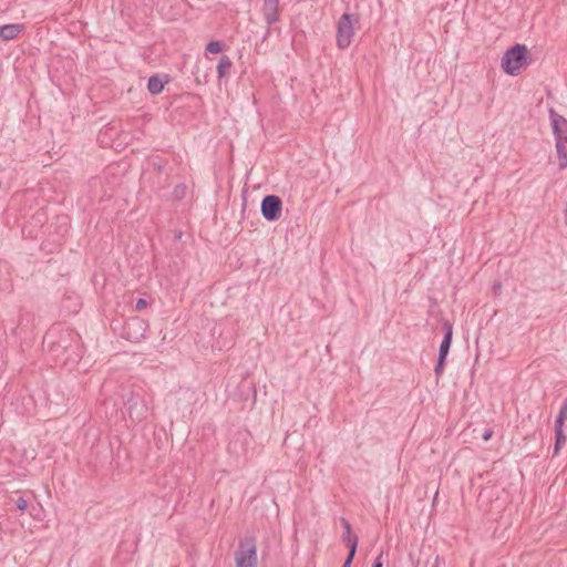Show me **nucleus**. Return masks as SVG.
<instances>
[{
	"label": "nucleus",
	"instance_id": "f3484780",
	"mask_svg": "<svg viewBox=\"0 0 567 567\" xmlns=\"http://www.w3.org/2000/svg\"><path fill=\"white\" fill-rule=\"evenodd\" d=\"M451 344L452 343H449V342H445V341L441 342L440 348H439V357H437V359H445L446 360L449 351H450V348H451Z\"/></svg>",
	"mask_w": 567,
	"mask_h": 567
},
{
	"label": "nucleus",
	"instance_id": "f8f14e48",
	"mask_svg": "<svg viewBox=\"0 0 567 567\" xmlns=\"http://www.w3.org/2000/svg\"><path fill=\"white\" fill-rule=\"evenodd\" d=\"M231 68L233 61L230 58L228 55H223L217 64L218 79L226 78L229 74Z\"/></svg>",
	"mask_w": 567,
	"mask_h": 567
},
{
	"label": "nucleus",
	"instance_id": "20e7f679",
	"mask_svg": "<svg viewBox=\"0 0 567 567\" xmlns=\"http://www.w3.org/2000/svg\"><path fill=\"white\" fill-rule=\"evenodd\" d=\"M125 405L133 422H141L147 417L148 408L145 401V391L142 388L138 386L131 391Z\"/></svg>",
	"mask_w": 567,
	"mask_h": 567
},
{
	"label": "nucleus",
	"instance_id": "393cba45",
	"mask_svg": "<svg viewBox=\"0 0 567 567\" xmlns=\"http://www.w3.org/2000/svg\"><path fill=\"white\" fill-rule=\"evenodd\" d=\"M340 523H341L342 527L344 528V530L352 529L351 524L349 523V520L347 518L341 517Z\"/></svg>",
	"mask_w": 567,
	"mask_h": 567
},
{
	"label": "nucleus",
	"instance_id": "9b49d317",
	"mask_svg": "<svg viewBox=\"0 0 567 567\" xmlns=\"http://www.w3.org/2000/svg\"><path fill=\"white\" fill-rule=\"evenodd\" d=\"M564 425L555 423V445L553 451V456L559 454L561 447L566 443V436L563 431Z\"/></svg>",
	"mask_w": 567,
	"mask_h": 567
},
{
	"label": "nucleus",
	"instance_id": "0eeeda50",
	"mask_svg": "<svg viewBox=\"0 0 567 567\" xmlns=\"http://www.w3.org/2000/svg\"><path fill=\"white\" fill-rule=\"evenodd\" d=\"M282 213V200L277 195H266L261 200V215L268 221H277Z\"/></svg>",
	"mask_w": 567,
	"mask_h": 567
},
{
	"label": "nucleus",
	"instance_id": "4be33fe9",
	"mask_svg": "<svg viewBox=\"0 0 567 567\" xmlns=\"http://www.w3.org/2000/svg\"><path fill=\"white\" fill-rule=\"evenodd\" d=\"M354 557H355V553L348 551V556L346 557L341 567H350Z\"/></svg>",
	"mask_w": 567,
	"mask_h": 567
},
{
	"label": "nucleus",
	"instance_id": "2eb2a0df",
	"mask_svg": "<svg viewBox=\"0 0 567 567\" xmlns=\"http://www.w3.org/2000/svg\"><path fill=\"white\" fill-rule=\"evenodd\" d=\"M225 44L221 41H210L206 45V51L212 54L220 53Z\"/></svg>",
	"mask_w": 567,
	"mask_h": 567
},
{
	"label": "nucleus",
	"instance_id": "f257e3e1",
	"mask_svg": "<svg viewBox=\"0 0 567 567\" xmlns=\"http://www.w3.org/2000/svg\"><path fill=\"white\" fill-rule=\"evenodd\" d=\"M530 61V52L525 44L515 43L502 58V68L508 75H518Z\"/></svg>",
	"mask_w": 567,
	"mask_h": 567
},
{
	"label": "nucleus",
	"instance_id": "412c9836",
	"mask_svg": "<svg viewBox=\"0 0 567 567\" xmlns=\"http://www.w3.org/2000/svg\"><path fill=\"white\" fill-rule=\"evenodd\" d=\"M147 307H148V302H147L145 299H143V298L137 299V301H136V303H135V310H136V311H138V312H140V311H143V310H145Z\"/></svg>",
	"mask_w": 567,
	"mask_h": 567
},
{
	"label": "nucleus",
	"instance_id": "9d476101",
	"mask_svg": "<svg viewBox=\"0 0 567 567\" xmlns=\"http://www.w3.org/2000/svg\"><path fill=\"white\" fill-rule=\"evenodd\" d=\"M167 83V80H163L161 75L154 74L150 76L147 82V90L152 95H157L162 93L164 85Z\"/></svg>",
	"mask_w": 567,
	"mask_h": 567
},
{
	"label": "nucleus",
	"instance_id": "b1692460",
	"mask_svg": "<svg viewBox=\"0 0 567 567\" xmlns=\"http://www.w3.org/2000/svg\"><path fill=\"white\" fill-rule=\"evenodd\" d=\"M382 555H383V554H382V553H380V554L375 557V559H374V561H373V564H372V567H383Z\"/></svg>",
	"mask_w": 567,
	"mask_h": 567
},
{
	"label": "nucleus",
	"instance_id": "6ab92c4d",
	"mask_svg": "<svg viewBox=\"0 0 567 567\" xmlns=\"http://www.w3.org/2000/svg\"><path fill=\"white\" fill-rule=\"evenodd\" d=\"M185 193H186V185L185 184H179L177 185L175 188H174V196L176 198H183L185 196Z\"/></svg>",
	"mask_w": 567,
	"mask_h": 567
},
{
	"label": "nucleus",
	"instance_id": "4468645a",
	"mask_svg": "<svg viewBox=\"0 0 567 567\" xmlns=\"http://www.w3.org/2000/svg\"><path fill=\"white\" fill-rule=\"evenodd\" d=\"M442 327H443V331H444V337H443L442 341L452 343V338H453V324H452V322H450L449 320H443Z\"/></svg>",
	"mask_w": 567,
	"mask_h": 567
},
{
	"label": "nucleus",
	"instance_id": "a211bd4d",
	"mask_svg": "<svg viewBox=\"0 0 567 567\" xmlns=\"http://www.w3.org/2000/svg\"><path fill=\"white\" fill-rule=\"evenodd\" d=\"M445 363H446L445 359H437V362L434 367V372H435V375L437 379L443 374Z\"/></svg>",
	"mask_w": 567,
	"mask_h": 567
},
{
	"label": "nucleus",
	"instance_id": "c85d7f7f",
	"mask_svg": "<svg viewBox=\"0 0 567 567\" xmlns=\"http://www.w3.org/2000/svg\"><path fill=\"white\" fill-rule=\"evenodd\" d=\"M495 289L501 288V284L494 286Z\"/></svg>",
	"mask_w": 567,
	"mask_h": 567
},
{
	"label": "nucleus",
	"instance_id": "bb28decb",
	"mask_svg": "<svg viewBox=\"0 0 567 567\" xmlns=\"http://www.w3.org/2000/svg\"><path fill=\"white\" fill-rule=\"evenodd\" d=\"M493 435V430L492 429H487L484 431V433L482 434V439L484 441H488Z\"/></svg>",
	"mask_w": 567,
	"mask_h": 567
},
{
	"label": "nucleus",
	"instance_id": "ddd939ff",
	"mask_svg": "<svg viewBox=\"0 0 567 567\" xmlns=\"http://www.w3.org/2000/svg\"><path fill=\"white\" fill-rule=\"evenodd\" d=\"M342 542L347 545L349 551L357 553L359 538L352 529L343 532Z\"/></svg>",
	"mask_w": 567,
	"mask_h": 567
},
{
	"label": "nucleus",
	"instance_id": "cd10ccee",
	"mask_svg": "<svg viewBox=\"0 0 567 567\" xmlns=\"http://www.w3.org/2000/svg\"><path fill=\"white\" fill-rule=\"evenodd\" d=\"M247 390L252 393V399H254V402H255L256 401V396H257V392H256L255 385L254 384H249L247 386Z\"/></svg>",
	"mask_w": 567,
	"mask_h": 567
},
{
	"label": "nucleus",
	"instance_id": "a878e982",
	"mask_svg": "<svg viewBox=\"0 0 567 567\" xmlns=\"http://www.w3.org/2000/svg\"><path fill=\"white\" fill-rule=\"evenodd\" d=\"M442 563H444V559L440 555H436L431 567H441Z\"/></svg>",
	"mask_w": 567,
	"mask_h": 567
},
{
	"label": "nucleus",
	"instance_id": "39448f33",
	"mask_svg": "<svg viewBox=\"0 0 567 567\" xmlns=\"http://www.w3.org/2000/svg\"><path fill=\"white\" fill-rule=\"evenodd\" d=\"M359 19L351 13H343L337 23V35L336 42L340 50H344L350 47L352 38L354 35V23H358Z\"/></svg>",
	"mask_w": 567,
	"mask_h": 567
},
{
	"label": "nucleus",
	"instance_id": "1a4fd4ad",
	"mask_svg": "<svg viewBox=\"0 0 567 567\" xmlns=\"http://www.w3.org/2000/svg\"><path fill=\"white\" fill-rule=\"evenodd\" d=\"M24 30V24L10 23L0 27V38L9 41L16 39Z\"/></svg>",
	"mask_w": 567,
	"mask_h": 567
},
{
	"label": "nucleus",
	"instance_id": "7ed1b4c3",
	"mask_svg": "<svg viewBox=\"0 0 567 567\" xmlns=\"http://www.w3.org/2000/svg\"><path fill=\"white\" fill-rule=\"evenodd\" d=\"M236 567H257V547L254 536H246L239 540L235 550Z\"/></svg>",
	"mask_w": 567,
	"mask_h": 567
},
{
	"label": "nucleus",
	"instance_id": "5701e85b",
	"mask_svg": "<svg viewBox=\"0 0 567 567\" xmlns=\"http://www.w3.org/2000/svg\"><path fill=\"white\" fill-rule=\"evenodd\" d=\"M166 162H154L153 167L158 173L162 174L164 172Z\"/></svg>",
	"mask_w": 567,
	"mask_h": 567
},
{
	"label": "nucleus",
	"instance_id": "aec40b11",
	"mask_svg": "<svg viewBox=\"0 0 567 567\" xmlns=\"http://www.w3.org/2000/svg\"><path fill=\"white\" fill-rule=\"evenodd\" d=\"M28 501L23 497H19L16 501V508L20 512H24L28 508Z\"/></svg>",
	"mask_w": 567,
	"mask_h": 567
},
{
	"label": "nucleus",
	"instance_id": "dca6fc26",
	"mask_svg": "<svg viewBox=\"0 0 567 567\" xmlns=\"http://www.w3.org/2000/svg\"><path fill=\"white\" fill-rule=\"evenodd\" d=\"M565 420H567V396L563 401V404L560 406V410L556 417L555 423L564 425Z\"/></svg>",
	"mask_w": 567,
	"mask_h": 567
},
{
	"label": "nucleus",
	"instance_id": "f03ea898",
	"mask_svg": "<svg viewBox=\"0 0 567 567\" xmlns=\"http://www.w3.org/2000/svg\"><path fill=\"white\" fill-rule=\"evenodd\" d=\"M553 133L556 138L558 164L561 169L567 168V120L554 109L549 110Z\"/></svg>",
	"mask_w": 567,
	"mask_h": 567
},
{
	"label": "nucleus",
	"instance_id": "6e6552de",
	"mask_svg": "<svg viewBox=\"0 0 567 567\" xmlns=\"http://www.w3.org/2000/svg\"><path fill=\"white\" fill-rule=\"evenodd\" d=\"M280 0H264L262 14L268 27L275 24L279 20Z\"/></svg>",
	"mask_w": 567,
	"mask_h": 567
},
{
	"label": "nucleus",
	"instance_id": "423d86ee",
	"mask_svg": "<svg viewBox=\"0 0 567 567\" xmlns=\"http://www.w3.org/2000/svg\"><path fill=\"white\" fill-rule=\"evenodd\" d=\"M147 329V322L144 319L134 316L125 321L122 330V337L131 342H138L145 338Z\"/></svg>",
	"mask_w": 567,
	"mask_h": 567
}]
</instances>
